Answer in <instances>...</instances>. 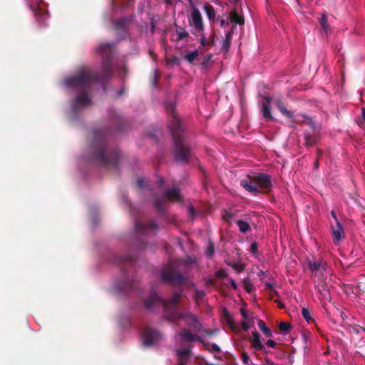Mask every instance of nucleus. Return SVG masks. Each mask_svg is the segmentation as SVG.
I'll return each instance as SVG.
<instances>
[{
	"mask_svg": "<svg viewBox=\"0 0 365 365\" xmlns=\"http://www.w3.org/2000/svg\"><path fill=\"white\" fill-rule=\"evenodd\" d=\"M165 110L168 119V128L173 140L175 160L178 163H187L191 158V150L185 141V125L177 115L173 103H166Z\"/></svg>",
	"mask_w": 365,
	"mask_h": 365,
	"instance_id": "obj_1",
	"label": "nucleus"
},
{
	"mask_svg": "<svg viewBox=\"0 0 365 365\" xmlns=\"http://www.w3.org/2000/svg\"><path fill=\"white\" fill-rule=\"evenodd\" d=\"M108 130L98 129L93 131L91 160L107 169L118 171V163L121 158L120 152L115 149L109 150L107 143Z\"/></svg>",
	"mask_w": 365,
	"mask_h": 365,
	"instance_id": "obj_2",
	"label": "nucleus"
},
{
	"mask_svg": "<svg viewBox=\"0 0 365 365\" xmlns=\"http://www.w3.org/2000/svg\"><path fill=\"white\" fill-rule=\"evenodd\" d=\"M99 81L98 73L88 68L78 70L74 75L65 80L66 85L80 92H88L93 83Z\"/></svg>",
	"mask_w": 365,
	"mask_h": 365,
	"instance_id": "obj_3",
	"label": "nucleus"
},
{
	"mask_svg": "<svg viewBox=\"0 0 365 365\" xmlns=\"http://www.w3.org/2000/svg\"><path fill=\"white\" fill-rule=\"evenodd\" d=\"M240 185L253 195L270 192L272 183L271 177L265 173H254L240 181Z\"/></svg>",
	"mask_w": 365,
	"mask_h": 365,
	"instance_id": "obj_4",
	"label": "nucleus"
},
{
	"mask_svg": "<svg viewBox=\"0 0 365 365\" xmlns=\"http://www.w3.org/2000/svg\"><path fill=\"white\" fill-rule=\"evenodd\" d=\"M183 295L182 289L175 291L173 297L170 299H165L161 298L156 292H151L148 298L145 302V306L147 309L151 310L154 309L155 305H160L166 312L168 319L172 318V314L175 311L178 310V304L180 301V297Z\"/></svg>",
	"mask_w": 365,
	"mask_h": 365,
	"instance_id": "obj_5",
	"label": "nucleus"
},
{
	"mask_svg": "<svg viewBox=\"0 0 365 365\" xmlns=\"http://www.w3.org/2000/svg\"><path fill=\"white\" fill-rule=\"evenodd\" d=\"M162 281L167 283L180 284L185 283L186 279L178 271L173 262H170L161 272Z\"/></svg>",
	"mask_w": 365,
	"mask_h": 365,
	"instance_id": "obj_6",
	"label": "nucleus"
},
{
	"mask_svg": "<svg viewBox=\"0 0 365 365\" xmlns=\"http://www.w3.org/2000/svg\"><path fill=\"white\" fill-rule=\"evenodd\" d=\"M180 319L183 320L186 326L195 331H199L202 327L197 316L188 311H175L173 312L172 318L170 320L175 321Z\"/></svg>",
	"mask_w": 365,
	"mask_h": 365,
	"instance_id": "obj_7",
	"label": "nucleus"
},
{
	"mask_svg": "<svg viewBox=\"0 0 365 365\" xmlns=\"http://www.w3.org/2000/svg\"><path fill=\"white\" fill-rule=\"evenodd\" d=\"M308 267L312 274L317 279L324 277V274L329 273L327 263L324 260L308 261Z\"/></svg>",
	"mask_w": 365,
	"mask_h": 365,
	"instance_id": "obj_8",
	"label": "nucleus"
},
{
	"mask_svg": "<svg viewBox=\"0 0 365 365\" xmlns=\"http://www.w3.org/2000/svg\"><path fill=\"white\" fill-rule=\"evenodd\" d=\"M162 339V334L150 328L145 329L143 333V345L149 347L157 344Z\"/></svg>",
	"mask_w": 365,
	"mask_h": 365,
	"instance_id": "obj_9",
	"label": "nucleus"
},
{
	"mask_svg": "<svg viewBox=\"0 0 365 365\" xmlns=\"http://www.w3.org/2000/svg\"><path fill=\"white\" fill-rule=\"evenodd\" d=\"M330 287L331 284L329 282L327 281L325 277L318 279L317 284H315V289L317 290L322 297L329 302H330L331 299Z\"/></svg>",
	"mask_w": 365,
	"mask_h": 365,
	"instance_id": "obj_10",
	"label": "nucleus"
},
{
	"mask_svg": "<svg viewBox=\"0 0 365 365\" xmlns=\"http://www.w3.org/2000/svg\"><path fill=\"white\" fill-rule=\"evenodd\" d=\"M83 94L78 95L72 102V109L74 112L91 105V101L87 95V92H82Z\"/></svg>",
	"mask_w": 365,
	"mask_h": 365,
	"instance_id": "obj_11",
	"label": "nucleus"
},
{
	"mask_svg": "<svg viewBox=\"0 0 365 365\" xmlns=\"http://www.w3.org/2000/svg\"><path fill=\"white\" fill-rule=\"evenodd\" d=\"M149 230L154 231L158 230V225L154 221H150L148 224L144 225L137 219L135 220V231L138 233L148 235Z\"/></svg>",
	"mask_w": 365,
	"mask_h": 365,
	"instance_id": "obj_12",
	"label": "nucleus"
},
{
	"mask_svg": "<svg viewBox=\"0 0 365 365\" xmlns=\"http://www.w3.org/2000/svg\"><path fill=\"white\" fill-rule=\"evenodd\" d=\"M112 59H102L101 73L99 75V81L103 82L108 80L113 74L111 66Z\"/></svg>",
	"mask_w": 365,
	"mask_h": 365,
	"instance_id": "obj_13",
	"label": "nucleus"
},
{
	"mask_svg": "<svg viewBox=\"0 0 365 365\" xmlns=\"http://www.w3.org/2000/svg\"><path fill=\"white\" fill-rule=\"evenodd\" d=\"M189 22L198 31H201L204 29L202 15L197 8H193L192 10L191 20Z\"/></svg>",
	"mask_w": 365,
	"mask_h": 365,
	"instance_id": "obj_14",
	"label": "nucleus"
},
{
	"mask_svg": "<svg viewBox=\"0 0 365 365\" xmlns=\"http://www.w3.org/2000/svg\"><path fill=\"white\" fill-rule=\"evenodd\" d=\"M114 46L113 43H102L98 46L97 52L102 56V59H113Z\"/></svg>",
	"mask_w": 365,
	"mask_h": 365,
	"instance_id": "obj_15",
	"label": "nucleus"
},
{
	"mask_svg": "<svg viewBox=\"0 0 365 365\" xmlns=\"http://www.w3.org/2000/svg\"><path fill=\"white\" fill-rule=\"evenodd\" d=\"M179 336L181 337L184 342H192L197 341L203 345H206L205 341L202 340V338L196 334L191 333V331L187 329H182L179 333Z\"/></svg>",
	"mask_w": 365,
	"mask_h": 365,
	"instance_id": "obj_16",
	"label": "nucleus"
},
{
	"mask_svg": "<svg viewBox=\"0 0 365 365\" xmlns=\"http://www.w3.org/2000/svg\"><path fill=\"white\" fill-rule=\"evenodd\" d=\"M264 101L262 103L261 112L267 122L274 120V118L272 115L270 103L272 98L269 96L264 97Z\"/></svg>",
	"mask_w": 365,
	"mask_h": 365,
	"instance_id": "obj_17",
	"label": "nucleus"
},
{
	"mask_svg": "<svg viewBox=\"0 0 365 365\" xmlns=\"http://www.w3.org/2000/svg\"><path fill=\"white\" fill-rule=\"evenodd\" d=\"M163 197L167 200L173 202L182 201L180 195V190L176 187L165 190L163 193Z\"/></svg>",
	"mask_w": 365,
	"mask_h": 365,
	"instance_id": "obj_18",
	"label": "nucleus"
},
{
	"mask_svg": "<svg viewBox=\"0 0 365 365\" xmlns=\"http://www.w3.org/2000/svg\"><path fill=\"white\" fill-rule=\"evenodd\" d=\"M333 240L335 244H339L341 238L344 236V232L342 225L339 222L332 225Z\"/></svg>",
	"mask_w": 365,
	"mask_h": 365,
	"instance_id": "obj_19",
	"label": "nucleus"
},
{
	"mask_svg": "<svg viewBox=\"0 0 365 365\" xmlns=\"http://www.w3.org/2000/svg\"><path fill=\"white\" fill-rule=\"evenodd\" d=\"M319 138V132H306L304 133L305 145L307 148L314 146L318 142Z\"/></svg>",
	"mask_w": 365,
	"mask_h": 365,
	"instance_id": "obj_20",
	"label": "nucleus"
},
{
	"mask_svg": "<svg viewBox=\"0 0 365 365\" xmlns=\"http://www.w3.org/2000/svg\"><path fill=\"white\" fill-rule=\"evenodd\" d=\"M250 341L255 350H264V345L261 342L260 335L257 331L252 332V339Z\"/></svg>",
	"mask_w": 365,
	"mask_h": 365,
	"instance_id": "obj_21",
	"label": "nucleus"
},
{
	"mask_svg": "<svg viewBox=\"0 0 365 365\" xmlns=\"http://www.w3.org/2000/svg\"><path fill=\"white\" fill-rule=\"evenodd\" d=\"M128 22L127 17H122L119 19H115L113 21V26L115 30L123 31L125 30Z\"/></svg>",
	"mask_w": 365,
	"mask_h": 365,
	"instance_id": "obj_22",
	"label": "nucleus"
},
{
	"mask_svg": "<svg viewBox=\"0 0 365 365\" xmlns=\"http://www.w3.org/2000/svg\"><path fill=\"white\" fill-rule=\"evenodd\" d=\"M230 19L235 24L243 25L245 24L244 17L242 15H240L236 10L231 11Z\"/></svg>",
	"mask_w": 365,
	"mask_h": 365,
	"instance_id": "obj_23",
	"label": "nucleus"
},
{
	"mask_svg": "<svg viewBox=\"0 0 365 365\" xmlns=\"http://www.w3.org/2000/svg\"><path fill=\"white\" fill-rule=\"evenodd\" d=\"M276 106L279 110L284 115H286L287 118L291 119L293 122H295L296 120L294 119V115L292 112L286 109V108L283 106L282 103L280 101H277L276 103Z\"/></svg>",
	"mask_w": 365,
	"mask_h": 365,
	"instance_id": "obj_24",
	"label": "nucleus"
},
{
	"mask_svg": "<svg viewBox=\"0 0 365 365\" xmlns=\"http://www.w3.org/2000/svg\"><path fill=\"white\" fill-rule=\"evenodd\" d=\"M176 354L179 359L187 360L191 356V349L190 348L179 349L176 351Z\"/></svg>",
	"mask_w": 365,
	"mask_h": 365,
	"instance_id": "obj_25",
	"label": "nucleus"
},
{
	"mask_svg": "<svg viewBox=\"0 0 365 365\" xmlns=\"http://www.w3.org/2000/svg\"><path fill=\"white\" fill-rule=\"evenodd\" d=\"M154 206L160 213H164V199L158 196L153 198Z\"/></svg>",
	"mask_w": 365,
	"mask_h": 365,
	"instance_id": "obj_26",
	"label": "nucleus"
},
{
	"mask_svg": "<svg viewBox=\"0 0 365 365\" xmlns=\"http://www.w3.org/2000/svg\"><path fill=\"white\" fill-rule=\"evenodd\" d=\"M204 11L209 19V20H214L215 17V11L214 7L210 4H205L204 6Z\"/></svg>",
	"mask_w": 365,
	"mask_h": 365,
	"instance_id": "obj_27",
	"label": "nucleus"
},
{
	"mask_svg": "<svg viewBox=\"0 0 365 365\" xmlns=\"http://www.w3.org/2000/svg\"><path fill=\"white\" fill-rule=\"evenodd\" d=\"M319 24H320V26L322 27V29H323V31L326 34H328L329 32L331 31L329 25L327 22V17L326 14H322L321 19H319Z\"/></svg>",
	"mask_w": 365,
	"mask_h": 365,
	"instance_id": "obj_28",
	"label": "nucleus"
},
{
	"mask_svg": "<svg viewBox=\"0 0 365 365\" xmlns=\"http://www.w3.org/2000/svg\"><path fill=\"white\" fill-rule=\"evenodd\" d=\"M236 223L239 227L240 231L242 233H246L251 230L250 225L244 220H237Z\"/></svg>",
	"mask_w": 365,
	"mask_h": 365,
	"instance_id": "obj_29",
	"label": "nucleus"
},
{
	"mask_svg": "<svg viewBox=\"0 0 365 365\" xmlns=\"http://www.w3.org/2000/svg\"><path fill=\"white\" fill-rule=\"evenodd\" d=\"M302 117L307 119V121L304 122L306 125H307L312 130V132H319V130L318 129L315 122L312 118H309V116L306 115H302Z\"/></svg>",
	"mask_w": 365,
	"mask_h": 365,
	"instance_id": "obj_30",
	"label": "nucleus"
},
{
	"mask_svg": "<svg viewBox=\"0 0 365 365\" xmlns=\"http://www.w3.org/2000/svg\"><path fill=\"white\" fill-rule=\"evenodd\" d=\"M257 325H258V327L259 329L263 332V334L267 336H272V333L271 331V330L266 327V324L265 323L259 319L257 322Z\"/></svg>",
	"mask_w": 365,
	"mask_h": 365,
	"instance_id": "obj_31",
	"label": "nucleus"
},
{
	"mask_svg": "<svg viewBox=\"0 0 365 365\" xmlns=\"http://www.w3.org/2000/svg\"><path fill=\"white\" fill-rule=\"evenodd\" d=\"M176 34L178 36V41L182 40L187 37H188L189 34L182 27L177 26L176 28Z\"/></svg>",
	"mask_w": 365,
	"mask_h": 365,
	"instance_id": "obj_32",
	"label": "nucleus"
},
{
	"mask_svg": "<svg viewBox=\"0 0 365 365\" xmlns=\"http://www.w3.org/2000/svg\"><path fill=\"white\" fill-rule=\"evenodd\" d=\"M199 52L197 50L193 51H189L185 55V59L189 63H192L195 59L198 56Z\"/></svg>",
	"mask_w": 365,
	"mask_h": 365,
	"instance_id": "obj_33",
	"label": "nucleus"
},
{
	"mask_svg": "<svg viewBox=\"0 0 365 365\" xmlns=\"http://www.w3.org/2000/svg\"><path fill=\"white\" fill-rule=\"evenodd\" d=\"M116 259L118 264H122L125 262H134L135 260V258L132 257L131 255H126L124 256H118Z\"/></svg>",
	"mask_w": 365,
	"mask_h": 365,
	"instance_id": "obj_34",
	"label": "nucleus"
},
{
	"mask_svg": "<svg viewBox=\"0 0 365 365\" xmlns=\"http://www.w3.org/2000/svg\"><path fill=\"white\" fill-rule=\"evenodd\" d=\"M205 292L203 290L197 289H195L194 299L197 304H199L200 301L204 298Z\"/></svg>",
	"mask_w": 365,
	"mask_h": 365,
	"instance_id": "obj_35",
	"label": "nucleus"
},
{
	"mask_svg": "<svg viewBox=\"0 0 365 365\" xmlns=\"http://www.w3.org/2000/svg\"><path fill=\"white\" fill-rule=\"evenodd\" d=\"M302 314L304 319H306L308 323H311L314 321V319L311 317L310 312L307 308H303Z\"/></svg>",
	"mask_w": 365,
	"mask_h": 365,
	"instance_id": "obj_36",
	"label": "nucleus"
},
{
	"mask_svg": "<svg viewBox=\"0 0 365 365\" xmlns=\"http://www.w3.org/2000/svg\"><path fill=\"white\" fill-rule=\"evenodd\" d=\"M243 286L246 292L250 293L253 290V285L250 279L246 278L243 280Z\"/></svg>",
	"mask_w": 365,
	"mask_h": 365,
	"instance_id": "obj_37",
	"label": "nucleus"
},
{
	"mask_svg": "<svg viewBox=\"0 0 365 365\" xmlns=\"http://www.w3.org/2000/svg\"><path fill=\"white\" fill-rule=\"evenodd\" d=\"M135 0H123L120 7L121 9H127L134 5Z\"/></svg>",
	"mask_w": 365,
	"mask_h": 365,
	"instance_id": "obj_38",
	"label": "nucleus"
},
{
	"mask_svg": "<svg viewBox=\"0 0 365 365\" xmlns=\"http://www.w3.org/2000/svg\"><path fill=\"white\" fill-rule=\"evenodd\" d=\"M279 329L282 332H287L291 329V325L288 322H280Z\"/></svg>",
	"mask_w": 365,
	"mask_h": 365,
	"instance_id": "obj_39",
	"label": "nucleus"
},
{
	"mask_svg": "<svg viewBox=\"0 0 365 365\" xmlns=\"http://www.w3.org/2000/svg\"><path fill=\"white\" fill-rule=\"evenodd\" d=\"M206 345H204L205 349L207 350H208L209 351H210V346L212 348V350L214 351H217V352H219L220 351V348L218 345H217L216 344H209V343H205Z\"/></svg>",
	"mask_w": 365,
	"mask_h": 365,
	"instance_id": "obj_40",
	"label": "nucleus"
},
{
	"mask_svg": "<svg viewBox=\"0 0 365 365\" xmlns=\"http://www.w3.org/2000/svg\"><path fill=\"white\" fill-rule=\"evenodd\" d=\"M212 56V54H209V55H207V56H204V58L202 59V61L201 63V65L204 68L207 67L210 64Z\"/></svg>",
	"mask_w": 365,
	"mask_h": 365,
	"instance_id": "obj_41",
	"label": "nucleus"
},
{
	"mask_svg": "<svg viewBox=\"0 0 365 365\" xmlns=\"http://www.w3.org/2000/svg\"><path fill=\"white\" fill-rule=\"evenodd\" d=\"M234 217V215L230 212L224 211L222 214V219L226 222H230Z\"/></svg>",
	"mask_w": 365,
	"mask_h": 365,
	"instance_id": "obj_42",
	"label": "nucleus"
},
{
	"mask_svg": "<svg viewBox=\"0 0 365 365\" xmlns=\"http://www.w3.org/2000/svg\"><path fill=\"white\" fill-rule=\"evenodd\" d=\"M230 44H231V41H230L224 39L222 45V51H225V53H227L229 51V49H230Z\"/></svg>",
	"mask_w": 365,
	"mask_h": 365,
	"instance_id": "obj_43",
	"label": "nucleus"
},
{
	"mask_svg": "<svg viewBox=\"0 0 365 365\" xmlns=\"http://www.w3.org/2000/svg\"><path fill=\"white\" fill-rule=\"evenodd\" d=\"M241 356H242V362L245 364L251 365L250 357L246 352L243 351L241 354Z\"/></svg>",
	"mask_w": 365,
	"mask_h": 365,
	"instance_id": "obj_44",
	"label": "nucleus"
},
{
	"mask_svg": "<svg viewBox=\"0 0 365 365\" xmlns=\"http://www.w3.org/2000/svg\"><path fill=\"white\" fill-rule=\"evenodd\" d=\"M258 245L256 242H253L250 245V251L252 254L255 255L257 252Z\"/></svg>",
	"mask_w": 365,
	"mask_h": 365,
	"instance_id": "obj_45",
	"label": "nucleus"
},
{
	"mask_svg": "<svg viewBox=\"0 0 365 365\" xmlns=\"http://www.w3.org/2000/svg\"><path fill=\"white\" fill-rule=\"evenodd\" d=\"M213 253H214V245L212 243H210L209 246L207 247V250L206 255L208 257H210L213 255Z\"/></svg>",
	"mask_w": 365,
	"mask_h": 365,
	"instance_id": "obj_46",
	"label": "nucleus"
},
{
	"mask_svg": "<svg viewBox=\"0 0 365 365\" xmlns=\"http://www.w3.org/2000/svg\"><path fill=\"white\" fill-rule=\"evenodd\" d=\"M236 28V26L234 25L232 26V29L230 31H227L226 34H225V38L226 40H228V41H232V31H234V29Z\"/></svg>",
	"mask_w": 365,
	"mask_h": 365,
	"instance_id": "obj_47",
	"label": "nucleus"
},
{
	"mask_svg": "<svg viewBox=\"0 0 365 365\" xmlns=\"http://www.w3.org/2000/svg\"><path fill=\"white\" fill-rule=\"evenodd\" d=\"M216 275L218 277H220V278H225L227 277V274H226V272L223 269H221V270H218L217 272H216Z\"/></svg>",
	"mask_w": 365,
	"mask_h": 365,
	"instance_id": "obj_48",
	"label": "nucleus"
},
{
	"mask_svg": "<svg viewBox=\"0 0 365 365\" xmlns=\"http://www.w3.org/2000/svg\"><path fill=\"white\" fill-rule=\"evenodd\" d=\"M226 322L227 323L229 324V326L233 329L234 328V319L233 317L231 316V317H228V319H226Z\"/></svg>",
	"mask_w": 365,
	"mask_h": 365,
	"instance_id": "obj_49",
	"label": "nucleus"
},
{
	"mask_svg": "<svg viewBox=\"0 0 365 365\" xmlns=\"http://www.w3.org/2000/svg\"><path fill=\"white\" fill-rule=\"evenodd\" d=\"M364 123H365V108H362V109H361V121L359 122V124L360 125H363Z\"/></svg>",
	"mask_w": 365,
	"mask_h": 365,
	"instance_id": "obj_50",
	"label": "nucleus"
},
{
	"mask_svg": "<svg viewBox=\"0 0 365 365\" xmlns=\"http://www.w3.org/2000/svg\"><path fill=\"white\" fill-rule=\"evenodd\" d=\"M266 345L269 347L274 348L276 346V342L274 340L269 339L266 341Z\"/></svg>",
	"mask_w": 365,
	"mask_h": 365,
	"instance_id": "obj_51",
	"label": "nucleus"
},
{
	"mask_svg": "<svg viewBox=\"0 0 365 365\" xmlns=\"http://www.w3.org/2000/svg\"><path fill=\"white\" fill-rule=\"evenodd\" d=\"M265 287H266V289L271 290L274 294H277V291L272 290V288H273V284H272L269 283V282H266L265 283Z\"/></svg>",
	"mask_w": 365,
	"mask_h": 365,
	"instance_id": "obj_52",
	"label": "nucleus"
},
{
	"mask_svg": "<svg viewBox=\"0 0 365 365\" xmlns=\"http://www.w3.org/2000/svg\"><path fill=\"white\" fill-rule=\"evenodd\" d=\"M242 329L243 331H247L250 329V325L247 322H242Z\"/></svg>",
	"mask_w": 365,
	"mask_h": 365,
	"instance_id": "obj_53",
	"label": "nucleus"
},
{
	"mask_svg": "<svg viewBox=\"0 0 365 365\" xmlns=\"http://www.w3.org/2000/svg\"><path fill=\"white\" fill-rule=\"evenodd\" d=\"M188 211H189V214L193 218L195 215V211L194 207L192 206H189Z\"/></svg>",
	"mask_w": 365,
	"mask_h": 365,
	"instance_id": "obj_54",
	"label": "nucleus"
},
{
	"mask_svg": "<svg viewBox=\"0 0 365 365\" xmlns=\"http://www.w3.org/2000/svg\"><path fill=\"white\" fill-rule=\"evenodd\" d=\"M240 314H241L242 317H243V319H247L248 315L245 309H243V308L240 309Z\"/></svg>",
	"mask_w": 365,
	"mask_h": 365,
	"instance_id": "obj_55",
	"label": "nucleus"
},
{
	"mask_svg": "<svg viewBox=\"0 0 365 365\" xmlns=\"http://www.w3.org/2000/svg\"><path fill=\"white\" fill-rule=\"evenodd\" d=\"M200 43H201V45H202V46H205V45H208V44H210V43H208V42L207 41V39H206V38H205L204 36H202V38H201V39H200Z\"/></svg>",
	"mask_w": 365,
	"mask_h": 365,
	"instance_id": "obj_56",
	"label": "nucleus"
},
{
	"mask_svg": "<svg viewBox=\"0 0 365 365\" xmlns=\"http://www.w3.org/2000/svg\"><path fill=\"white\" fill-rule=\"evenodd\" d=\"M157 81H158V75L157 71L155 72V75L153 77V86H157Z\"/></svg>",
	"mask_w": 365,
	"mask_h": 365,
	"instance_id": "obj_57",
	"label": "nucleus"
},
{
	"mask_svg": "<svg viewBox=\"0 0 365 365\" xmlns=\"http://www.w3.org/2000/svg\"><path fill=\"white\" fill-rule=\"evenodd\" d=\"M229 24V22L227 20L222 19L220 21V26L222 27L227 26Z\"/></svg>",
	"mask_w": 365,
	"mask_h": 365,
	"instance_id": "obj_58",
	"label": "nucleus"
},
{
	"mask_svg": "<svg viewBox=\"0 0 365 365\" xmlns=\"http://www.w3.org/2000/svg\"><path fill=\"white\" fill-rule=\"evenodd\" d=\"M187 360L179 359L178 361V365H185Z\"/></svg>",
	"mask_w": 365,
	"mask_h": 365,
	"instance_id": "obj_59",
	"label": "nucleus"
},
{
	"mask_svg": "<svg viewBox=\"0 0 365 365\" xmlns=\"http://www.w3.org/2000/svg\"><path fill=\"white\" fill-rule=\"evenodd\" d=\"M137 184H138V186L139 187H143V184H144V181H143V179L139 178V179L138 180V181H137Z\"/></svg>",
	"mask_w": 365,
	"mask_h": 365,
	"instance_id": "obj_60",
	"label": "nucleus"
},
{
	"mask_svg": "<svg viewBox=\"0 0 365 365\" xmlns=\"http://www.w3.org/2000/svg\"><path fill=\"white\" fill-rule=\"evenodd\" d=\"M230 284H231L232 287L234 289H237V283L235 282V281L234 279H230Z\"/></svg>",
	"mask_w": 365,
	"mask_h": 365,
	"instance_id": "obj_61",
	"label": "nucleus"
},
{
	"mask_svg": "<svg viewBox=\"0 0 365 365\" xmlns=\"http://www.w3.org/2000/svg\"><path fill=\"white\" fill-rule=\"evenodd\" d=\"M331 215L332 217L334 219L335 222L337 223V222H339V220L337 219V217H336V212H334V210H332L331 212Z\"/></svg>",
	"mask_w": 365,
	"mask_h": 365,
	"instance_id": "obj_62",
	"label": "nucleus"
},
{
	"mask_svg": "<svg viewBox=\"0 0 365 365\" xmlns=\"http://www.w3.org/2000/svg\"><path fill=\"white\" fill-rule=\"evenodd\" d=\"M217 332V330L206 331L207 335H214Z\"/></svg>",
	"mask_w": 365,
	"mask_h": 365,
	"instance_id": "obj_63",
	"label": "nucleus"
},
{
	"mask_svg": "<svg viewBox=\"0 0 365 365\" xmlns=\"http://www.w3.org/2000/svg\"><path fill=\"white\" fill-rule=\"evenodd\" d=\"M224 316H225V319H228V317H231L232 315L227 310H225Z\"/></svg>",
	"mask_w": 365,
	"mask_h": 365,
	"instance_id": "obj_64",
	"label": "nucleus"
}]
</instances>
